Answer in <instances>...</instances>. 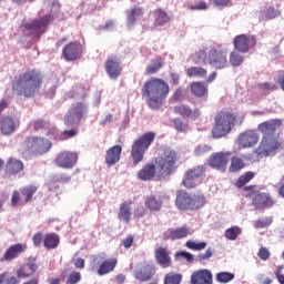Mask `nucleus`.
<instances>
[{"mask_svg":"<svg viewBox=\"0 0 284 284\" xmlns=\"http://www.w3.org/2000/svg\"><path fill=\"white\" fill-rule=\"evenodd\" d=\"M155 261L160 267L168 268L172 265V257L165 247H159L155 251Z\"/></svg>","mask_w":284,"mask_h":284,"instance_id":"24","label":"nucleus"},{"mask_svg":"<svg viewBox=\"0 0 284 284\" xmlns=\"http://www.w3.org/2000/svg\"><path fill=\"white\" fill-rule=\"evenodd\" d=\"M214 121L215 125L212 130V135L214 139H222V136H226L232 132L234 125L243 123V118H239V114L221 111L215 115Z\"/></svg>","mask_w":284,"mask_h":284,"instance_id":"4","label":"nucleus"},{"mask_svg":"<svg viewBox=\"0 0 284 284\" xmlns=\"http://www.w3.org/2000/svg\"><path fill=\"white\" fill-rule=\"evenodd\" d=\"M245 61V58L239 53V51H233L230 54V63L233 68H240V65H243Z\"/></svg>","mask_w":284,"mask_h":284,"instance_id":"39","label":"nucleus"},{"mask_svg":"<svg viewBox=\"0 0 284 284\" xmlns=\"http://www.w3.org/2000/svg\"><path fill=\"white\" fill-rule=\"evenodd\" d=\"M52 22V16H44L40 19H36L31 22L22 21L24 37H31V39L39 40Z\"/></svg>","mask_w":284,"mask_h":284,"instance_id":"7","label":"nucleus"},{"mask_svg":"<svg viewBox=\"0 0 284 284\" xmlns=\"http://www.w3.org/2000/svg\"><path fill=\"white\" fill-rule=\"evenodd\" d=\"M78 155L74 152H61L55 158V164L59 168L71 170L73 165H77Z\"/></svg>","mask_w":284,"mask_h":284,"instance_id":"15","label":"nucleus"},{"mask_svg":"<svg viewBox=\"0 0 284 284\" xmlns=\"http://www.w3.org/2000/svg\"><path fill=\"white\" fill-rule=\"evenodd\" d=\"M170 23V16L163 10L155 11V26H165Z\"/></svg>","mask_w":284,"mask_h":284,"instance_id":"41","label":"nucleus"},{"mask_svg":"<svg viewBox=\"0 0 284 284\" xmlns=\"http://www.w3.org/2000/svg\"><path fill=\"white\" fill-rule=\"evenodd\" d=\"M252 179H254V172H246L236 181V187H244V185H247Z\"/></svg>","mask_w":284,"mask_h":284,"instance_id":"47","label":"nucleus"},{"mask_svg":"<svg viewBox=\"0 0 284 284\" xmlns=\"http://www.w3.org/2000/svg\"><path fill=\"white\" fill-rule=\"evenodd\" d=\"M133 243H134V237L132 235H129L125 237V240H123L122 245L126 250H130V247H132Z\"/></svg>","mask_w":284,"mask_h":284,"instance_id":"62","label":"nucleus"},{"mask_svg":"<svg viewBox=\"0 0 284 284\" xmlns=\"http://www.w3.org/2000/svg\"><path fill=\"white\" fill-rule=\"evenodd\" d=\"M257 256L261 258V261H267L271 256L270 250L266 247H261Z\"/></svg>","mask_w":284,"mask_h":284,"instance_id":"59","label":"nucleus"},{"mask_svg":"<svg viewBox=\"0 0 284 284\" xmlns=\"http://www.w3.org/2000/svg\"><path fill=\"white\" fill-rule=\"evenodd\" d=\"M154 174H156V165L146 164L139 171L138 179H140V181H152V179H154Z\"/></svg>","mask_w":284,"mask_h":284,"instance_id":"26","label":"nucleus"},{"mask_svg":"<svg viewBox=\"0 0 284 284\" xmlns=\"http://www.w3.org/2000/svg\"><path fill=\"white\" fill-rule=\"evenodd\" d=\"M37 186L33 185L24 186L21 189V194L26 197V203H30V201H32V196L37 194Z\"/></svg>","mask_w":284,"mask_h":284,"instance_id":"42","label":"nucleus"},{"mask_svg":"<svg viewBox=\"0 0 284 284\" xmlns=\"http://www.w3.org/2000/svg\"><path fill=\"white\" fill-rule=\"evenodd\" d=\"M170 94V84L159 78L149 79L142 88V97L151 110H161L163 101Z\"/></svg>","mask_w":284,"mask_h":284,"instance_id":"2","label":"nucleus"},{"mask_svg":"<svg viewBox=\"0 0 284 284\" xmlns=\"http://www.w3.org/2000/svg\"><path fill=\"white\" fill-rule=\"evenodd\" d=\"M212 271L202 268L191 275V284H213Z\"/></svg>","mask_w":284,"mask_h":284,"instance_id":"18","label":"nucleus"},{"mask_svg":"<svg viewBox=\"0 0 284 284\" xmlns=\"http://www.w3.org/2000/svg\"><path fill=\"white\" fill-rule=\"evenodd\" d=\"M121 152H123V148L119 144L111 146L105 153V164L108 168H112L121 161Z\"/></svg>","mask_w":284,"mask_h":284,"instance_id":"22","label":"nucleus"},{"mask_svg":"<svg viewBox=\"0 0 284 284\" xmlns=\"http://www.w3.org/2000/svg\"><path fill=\"white\" fill-rule=\"evenodd\" d=\"M266 19H276V17H281V11L274 9V7H270L265 12Z\"/></svg>","mask_w":284,"mask_h":284,"instance_id":"55","label":"nucleus"},{"mask_svg":"<svg viewBox=\"0 0 284 284\" xmlns=\"http://www.w3.org/2000/svg\"><path fill=\"white\" fill-rule=\"evenodd\" d=\"M273 219H272V216H268V217H260L257 221H255L254 223H253V225H254V227L256 229V230H263V229H265V227H270V225H272V223H273Z\"/></svg>","mask_w":284,"mask_h":284,"instance_id":"44","label":"nucleus"},{"mask_svg":"<svg viewBox=\"0 0 284 284\" xmlns=\"http://www.w3.org/2000/svg\"><path fill=\"white\" fill-rule=\"evenodd\" d=\"M88 116V103L78 102L72 104L64 116V124L68 128H74V125H79L83 119Z\"/></svg>","mask_w":284,"mask_h":284,"instance_id":"9","label":"nucleus"},{"mask_svg":"<svg viewBox=\"0 0 284 284\" xmlns=\"http://www.w3.org/2000/svg\"><path fill=\"white\" fill-rule=\"evenodd\" d=\"M233 45L236 52L245 54L256 45V38L254 36L240 34L234 38Z\"/></svg>","mask_w":284,"mask_h":284,"instance_id":"13","label":"nucleus"},{"mask_svg":"<svg viewBox=\"0 0 284 284\" xmlns=\"http://www.w3.org/2000/svg\"><path fill=\"white\" fill-rule=\"evenodd\" d=\"M17 128H19V120L10 115L3 116L0 121V130L4 136H10Z\"/></svg>","mask_w":284,"mask_h":284,"instance_id":"21","label":"nucleus"},{"mask_svg":"<svg viewBox=\"0 0 284 284\" xmlns=\"http://www.w3.org/2000/svg\"><path fill=\"white\" fill-rule=\"evenodd\" d=\"M194 63H205L210 61V50L207 48H202L194 54Z\"/></svg>","mask_w":284,"mask_h":284,"instance_id":"35","label":"nucleus"},{"mask_svg":"<svg viewBox=\"0 0 284 284\" xmlns=\"http://www.w3.org/2000/svg\"><path fill=\"white\" fill-rule=\"evenodd\" d=\"M41 73L37 70H27L24 73L14 78L12 82V90L17 92L18 97L32 98L39 88H41Z\"/></svg>","mask_w":284,"mask_h":284,"instance_id":"3","label":"nucleus"},{"mask_svg":"<svg viewBox=\"0 0 284 284\" xmlns=\"http://www.w3.org/2000/svg\"><path fill=\"white\" fill-rule=\"evenodd\" d=\"M237 143L242 148H254L258 143V133L254 130L245 131L239 135Z\"/></svg>","mask_w":284,"mask_h":284,"instance_id":"17","label":"nucleus"},{"mask_svg":"<svg viewBox=\"0 0 284 284\" xmlns=\"http://www.w3.org/2000/svg\"><path fill=\"white\" fill-rule=\"evenodd\" d=\"M234 278H236V275L230 272H220L215 275V281L222 284L231 283V281H234Z\"/></svg>","mask_w":284,"mask_h":284,"instance_id":"38","label":"nucleus"},{"mask_svg":"<svg viewBox=\"0 0 284 284\" xmlns=\"http://www.w3.org/2000/svg\"><path fill=\"white\" fill-rule=\"evenodd\" d=\"M163 68V63H161V59H155L151 62V64L146 68L148 74H156V72Z\"/></svg>","mask_w":284,"mask_h":284,"instance_id":"48","label":"nucleus"},{"mask_svg":"<svg viewBox=\"0 0 284 284\" xmlns=\"http://www.w3.org/2000/svg\"><path fill=\"white\" fill-rule=\"evenodd\" d=\"M142 16H143V9L133 8L128 14V20H126L128 28L132 29L134 23H136V19H139V17H142Z\"/></svg>","mask_w":284,"mask_h":284,"instance_id":"33","label":"nucleus"},{"mask_svg":"<svg viewBox=\"0 0 284 284\" xmlns=\"http://www.w3.org/2000/svg\"><path fill=\"white\" fill-rule=\"evenodd\" d=\"M27 266L29 267V270H31L32 273H34V272H37V270H39V265H37V258H34V257L28 258Z\"/></svg>","mask_w":284,"mask_h":284,"instance_id":"60","label":"nucleus"},{"mask_svg":"<svg viewBox=\"0 0 284 284\" xmlns=\"http://www.w3.org/2000/svg\"><path fill=\"white\" fill-rule=\"evenodd\" d=\"M281 120H270L258 124L257 129L263 134L260 146L256 149L258 156H270L276 150H280L282 143L276 135V128H281Z\"/></svg>","mask_w":284,"mask_h":284,"instance_id":"1","label":"nucleus"},{"mask_svg":"<svg viewBox=\"0 0 284 284\" xmlns=\"http://www.w3.org/2000/svg\"><path fill=\"white\" fill-rule=\"evenodd\" d=\"M183 275L181 273H168L164 277V284H181Z\"/></svg>","mask_w":284,"mask_h":284,"instance_id":"40","label":"nucleus"},{"mask_svg":"<svg viewBox=\"0 0 284 284\" xmlns=\"http://www.w3.org/2000/svg\"><path fill=\"white\" fill-rule=\"evenodd\" d=\"M209 65L215 70L227 68V52L223 49L212 48L209 51Z\"/></svg>","mask_w":284,"mask_h":284,"instance_id":"11","label":"nucleus"},{"mask_svg":"<svg viewBox=\"0 0 284 284\" xmlns=\"http://www.w3.org/2000/svg\"><path fill=\"white\" fill-rule=\"evenodd\" d=\"M114 267H116V260H103L98 268L99 276H105V274H110V272H114Z\"/></svg>","mask_w":284,"mask_h":284,"instance_id":"29","label":"nucleus"},{"mask_svg":"<svg viewBox=\"0 0 284 284\" xmlns=\"http://www.w3.org/2000/svg\"><path fill=\"white\" fill-rule=\"evenodd\" d=\"M245 168V162L239 156H233L231 161L230 172H241Z\"/></svg>","mask_w":284,"mask_h":284,"instance_id":"43","label":"nucleus"},{"mask_svg":"<svg viewBox=\"0 0 284 284\" xmlns=\"http://www.w3.org/2000/svg\"><path fill=\"white\" fill-rule=\"evenodd\" d=\"M175 256L176 257L182 256V258H185L187 261V263L194 262V255H192V253H190V252H185V251L178 252V253H175Z\"/></svg>","mask_w":284,"mask_h":284,"instance_id":"57","label":"nucleus"},{"mask_svg":"<svg viewBox=\"0 0 284 284\" xmlns=\"http://www.w3.org/2000/svg\"><path fill=\"white\" fill-rule=\"evenodd\" d=\"M191 10H207V2L200 1L196 4L191 6Z\"/></svg>","mask_w":284,"mask_h":284,"instance_id":"63","label":"nucleus"},{"mask_svg":"<svg viewBox=\"0 0 284 284\" xmlns=\"http://www.w3.org/2000/svg\"><path fill=\"white\" fill-rule=\"evenodd\" d=\"M173 125L176 132H187V130H190L187 122L183 121L181 118H175L173 120Z\"/></svg>","mask_w":284,"mask_h":284,"instance_id":"46","label":"nucleus"},{"mask_svg":"<svg viewBox=\"0 0 284 284\" xmlns=\"http://www.w3.org/2000/svg\"><path fill=\"white\" fill-rule=\"evenodd\" d=\"M23 252V244H13L4 253L1 261H14Z\"/></svg>","mask_w":284,"mask_h":284,"instance_id":"27","label":"nucleus"},{"mask_svg":"<svg viewBox=\"0 0 284 284\" xmlns=\"http://www.w3.org/2000/svg\"><path fill=\"white\" fill-rule=\"evenodd\" d=\"M156 274V270L154 266L146 264L142 266L140 270H135L133 272V276L136 281H141L142 283H145L152 278Z\"/></svg>","mask_w":284,"mask_h":284,"instance_id":"23","label":"nucleus"},{"mask_svg":"<svg viewBox=\"0 0 284 284\" xmlns=\"http://www.w3.org/2000/svg\"><path fill=\"white\" fill-rule=\"evenodd\" d=\"M81 281V273L72 271L69 275L67 284H77Z\"/></svg>","mask_w":284,"mask_h":284,"instance_id":"54","label":"nucleus"},{"mask_svg":"<svg viewBox=\"0 0 284 284\" xmlns=\"http://www.w3.org/2000/svg\"><path fill=\"white\" fill-rule=\"evenodd\" d=\"M252 205L255 210H270L274 207V200L270 193H256L252 196Z\"/></svg>","mask_w":284,"mask_h":284,"instance_id":"14","label":"nucleus"},{"mask_svg":"<svg viewBox=\"0 0 284 284\" xmlns=\"http://www.w3.org/2000/svg\"><path fill=\"white\" fill-rule=\"evenodd\" d=\"M104 260H105V254H99L98 256H95L90 263V267L92 272L99 273V267H101V263H103Z\"/></svg>","mask_w":284,"mask_h":284,"instance_id":"49","label":"nucleus"},{"mask_svg":"<svg viewBox=\"0 0 284 284\" xmlns=\"http://www.w3.org/2000/svg\"><path fill=\"white\" fill-rule=\"evenodd\" d=\"M19 280L16 276L10 277V273L4 272L0 274V284H17Z\"/></svg>","mask_w":284,"mask_h":284,"instance_id":"51","label":"nucleus"},{"mask_svg":"<svg viewBox=\"0 0 284 284\" xmlns=\"http://www.w3.org/2000/svg\"><path fill=\"white\" fill-rule=\"evenodd\" d=\"M62 54L65 61H77V59H81V44L70 42L63 48Z\"/></svg>","mask_w":284,"mask_h":284,"instance_id":"19","label":"nucleus"},{"mask_svg":"<svg viewBox=\"0 0 284 284\" xmlns=\"http://www.w3.org/2000/svg\"><path fill=\"white\" fill-rule=\"evenodd\" d=\"M260 90H264V92L271 91L273 92V90H276V84L272 83V82H264L258 84Z\"/></svg>","mask_w":284,"mask_h":284,"instance_id":"58","label":"nucleus"},{"mask_svg":"<svg viewBox=\"0 0 284 284\" xmlns=\"http://www.w3.org/2000/svg\"><path fill=\"white\" fill-rule=\"evenodd\" d=\"M214 255V251L212 250V246H209L205 251V253H200L197 255V260L200 262L202 261H210V258H212V256Z\"/></svg>","mask_w":284,"mask_h":284,"instance_id":"53","label":"nucleus"},{"mask_svg":"<svg viewBox=\"0 0 284 284\" xmlns=\"http://www.w3.org/2000/svg\"><path fill=\"white\" fill-rule=\"evenodd\" d=\"M205 174V168L202 165L191 169L186 172L185 178L183 180L184 187L192 190L196 187V185H201V178Z\"/></svg>","mask_w":284,"mask_h":284,"instance_id":"12","label":"nucleus"},{"mask_svg":"<svg viewBox=\"0 0 284 284\" xmlns=\"http://www.w3.org/2000/svg\"><path fill=\"white\" fill-rule=\"evenodd\" d=\"M154 139H156L155 132H146L142 134L138 140H135L131 148V158L133 161V165H139L145 159V153L150 150V145L154 143Z\"/></svg>","mask_w":284,"mask_h":284,"instance_id":"6","label":"nucleus"},{"mask_svg":"<svg viewBox=\"0 0 284 284\" xmlns=\"http://www.w3.org/2000/svg\"><path fill=\"white\" fill-rule=\"evenodd\" d=\"M283 270V266H278L277 270L274 272L278 283L284 284V275L281 274V271Z\"/></svg>","mask_w":284,"mask_h":284,"instance_id":"64","label":"nucleus"},{"mask_svg":"<svg viewBox=\"0 0 284 284\" xmlns=\"http://www.w3.org/2000/svg\"><path fill=\"white\" fill-rule=\"evenodd\" d=\"M7 170L11 172V174H19V172L23 171V162L14 158H10L7 163Z\"/></svg>","mask_w":284,"mask_h":284,"instance_id":"32","label":"nucleus"},{"mask_svg":"<svg viewBox=\"0 0 284 284\" xmlns=\"http://www.w3.org/2000/svg\"><path fill=\"white\" fill-rule=\"evenodd\" d=\"M176 163H179V155L170 148H166L160 153L155 160V168L159 176H171L176 172Z\"/></svg>","mask_w":284,"mask_h":284,"instance_id":"5","label":"nucleus"},{"mask_svg":"<svg viewBox=\"0 0 284 284\" xmlns=\"http://www.w3.org/2000/svg\"><path fill=\"white\" fill-rule=\"evenodd\" d=\"M207 152H212V146H210L207 144L199 145L194 150L195 156H203V154H207Z\"/></svg>","mask_w":284,"mask_h":284,"instance_id":"52","label":"nucleus"},{"mask_svg":"<svg viewBox=\"0 0 284 284\" xmlns=\"http://www.w3.org/2000/svg\"><path fill=\"white\" fill-rule=\"evenodd\" d=\"M105 71L110 79H119V75L121 74V64L116 61L109 60L105 63Z\"/></svg>","mask_w":284,"mask_h":284,"instance_id":"28","label":"nucleus"},{"mask_svg":"<svg viewBox=\"0 0 284 284\" xmlns=\"http://www.w3.org/2000/svg\"><path fill=\"white\" fill-rule=\"evenodd\" d=\"M131 216L132 213L130 212V205H128V202H123L120 206L118 219L123 221V223H130Z\"/></svg>","mask_w":284,"mask_h":284,"instance_id":"34","label":"nucleus"},{"mask_svg":"<svg viewBox=\"0 0 284 284\" xmlns=\"http://www.w3.org/2000/svg\"><path fill=\"white\" fill-rule=\"evenodd\" d=\"M60 242L61 239L55 233L47 234L43 241L45 250H57V247H59Z\"/></svg>","mask_w":284,"mask_h":284,"instance_id":"31","label":"nucleus"},{"mask_svg":"<svg viewBox=\"0 0 284 284\" xmlns=\"http://www.w3.org/2000/svg\"><path fill=\"white\" fill-rule=\"evenodd\" d=\"M191 92L194 97H204L207 92V87L203 82H194L191 84Z\"/></svg>","mask_w":284,"mask_h":284,"instance_id":"37","label":"nucleus"},{"mask_svg":"<svg viewBox=\"0 0 284 284\" xmlns=\"http://www.w3.org/2000/svg\"><path fill=\"white\" fill-rule=\"evenodd\" d=\"M186 77L189 79H205L207 77V69L203 67H190L186 69Z\"/></svg>","mask_w":284,"mask_h":284,"instance_id":"30","label":"nucleus"},{"mask_svg":"<svg viewBox=\"0 0 284 284\" xmlns=\"http://www.w3.org/2000/svg\"><path fill=\"white\" fill-rule=\"evenodd\" d=\"M174 112L181 114V116H192V110L185 104L174 106Z\"/></svg>","mask_w":284,"mask_h":284,"instance_id":"50","label":"nucleus"},{"mask_svg":"<svg viewBox=\"0 0 284 284\" xmlns=\"http://www.w3.org/2000/svg\"><path fill=\"white\" fill-rule=\"evenodd\" d=\"M215 8H227L232 0H211Z\"/></svg>","mask_w":284,"mask_h":284,"instance_id":"61","label":"nucleus"},{"mask_svg":"<svg viewBox=\"0 0 284 284\" xmlns=\"http://www.w3.org/2000/svg\"><path fill=\"white\" fill-rule=\"evenodd\" d=\"M175 205L180 210H200L205 205V197L202 195H190L185 191H180L175 199Z\"/></svg>","mask_w":284,"mask_h":284,"instance_id":"8","label":"nucleus"},{"mask_svg":"<svg viewBox=\"0 0 284 284\" xmlns=\"http://www.w3.org/2000/svg\"><path fill=\"white\" fill-rule=\"evenodd\" d=\"M241 234H243V230H241L239 226H231L225 231L224 236L227 239V241H236Z\"/></svg>","mask_w":284,"mask_h":284,"instance_id":"36","label":"nucleus"},{"mask_svg":"<svg viewBox=\"0 0 284 284\" xmlns=\"http://www.w3.org/2000/svg\"><path fill=\"white\" fill-rule=\"evenodd\" d=\"M145 206L150 212H160L161 207H163V196L159 194L149 196L145 200Z\"/></svg>","mask_w":284,"mask_h":284,"instance_id":"25","label":"nucleus"},{"mask_svg":"<svg viewBox=\"0 0 284 284\" xmlns=\"http://www.w3.org/2000/svg\"><path fill=\"white\" fill-rule=\"evenodd\" d=\"M227 163H230V153H215L210 158V165L214 170H219L220 172H225V168H227Z\"/></svg>","mask_w":284,"mask_h":284,"instance_id":"16","label":"nucleus"},{"mask_svg":"<svg viewBox=\"0 0 284 284\" xmlns=\"http://www.w3.org/2000/svg\"><path fill=\"white\" fill-rule=\"evenodd\" d=\"M185 246L189 248V250H193L195 252H201L203 250H205L207 247V242H194L192 240H189L186 241L185 243Z\"/></svg>","mask_w":284,"mask_h":284,"instance_id":"45","label":"nucleus"},{"mask_svg":"<svg viewBox=\"0 0 284 284\" xmlns=\"http://www.w3.org/2000/svg\"><path fill=\"white\" fill-rule=\"evenodd\" d=\"M72 136H77V130H65L60 134V141H65V139H72Z\"/></svg>","mask_w":284,"mask_h":284,"instance_id":"56","label":"nucleus"},{"mask_svg":"<svg viewBox=\"0 0 284 284\" xmlns=\"http://www.w3.org/2000/svg\"><path fill=\"white\" fill-rule=\"evenodd\" d=\"M24 145L36 154H45V152H50L52 142L45 138L29 136L26 139Z\"/></svg>","mask_w":284,"mask_h":284,"instance_id":"10","label":"nucleus"},{"mask_svg":"<svg viewBox=\"0 0 284 284\" xmlns=\"http://www.w3.org/2000/svg\"><path fill=\"white\" fill-rule=\"evenodd\" d=\"M190 229L186 226H180L176 229H169L166 232H164V241H179L181 239H185L190 236Z\"/></svg>","mask_w":284,"mask_h":284,"instance_id":"20","label":"nucleus"}]
</instances>
